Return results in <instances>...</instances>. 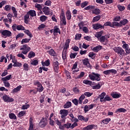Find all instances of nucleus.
<instances>
[{
    "label": "nucleus",
    "mask_w": 130,
    "mask_h": 130,
    "mask_svg": "<svg viewBox=\"0 0 130 130\" xmlns=\"http://www.w3.org/2000/svg\"><path fill=\"white\" fill-rule=\"evenodd\" d=\"M104 33V31L103 30L98 31L96 32L95 37L98 38L101 43H104V45H106V44H107V42L109 41L108 39L110 38V35L107 34L105 36H103Z\"/></svg>",
    "instance_id": "1"
},
{
    "label": "nucleus",
    "mask_w": 130,
    "mask_h": 130,
    "mask_svg": "<svg viewBox=\"0 0 130 130\" xmlns=\"http://www.w3.org/2000/svg\"><path fill=\"white\" fill-rule=\"evenodd\" d=\"M113 50L118 54V55H119V56H125V55H126V53H125L124 50L120 47H115Z\"/></svg>",
    "instance_id": "2"
},
{
    "label": "nucleus",
    "mask_w": 130,
    "mask_h": 130,
    "mask_svg": "<svg viewBox=\"0 0 130 130\" xmlns=\"http://www.w3.org/2000/svg\"><path fill=\"white\" fill-rule=\"evenodd\" d=\"M100 74L98 73H95L92 72L91 74H89L88 75V77L90 80L91 81H96V82H99V81H101V77Z\"/></svg>",
    "instance_id": "3"
},
{
    "label": "nucleus",
    "mask_w": 130,
    "mask_h": 130,
    "mask_svg": "<svg viewBox=\"0 0 130 130\" xmlns=\"http://www.w3.org/2000/svg\"><path fill=\"white\" fill-rule=\"evenodd\" d=\"M50 33H53L54 36H55L56 37V35H57V34L58 33V34H59V35H60V34H61V32L60 31V29L58 28V26L57 25H55L53 29H52L50 30ZM53 38V39H55L56 38L55 37Z\"/></svg>",
    "instance_id": "4"
},
{
    "label": "nucleus",
    "mask_w": 130,
    "mask_h": 130,
    "mask_svg": "<svg viewBox=\"0 0 130 130\" xmlns=\"http://www.w3.org/2000/svg\"><path fill=\"white\" fill-rule=\"evenodd\" d=\"M0 33L5 38L7 37H11L12 36V32L9 30H0Z\"/></svg>",
    "instance_id": "5"
},
{
    "label": "nucleus",
    "mask_w": 130,
    "mask_h": 130,
    "mask_svg": "<svg viewBox=\"0 0 130 130\" xmlns=\"http://www.w3.org/2000/svg\"><path fill=\"white\" fill-rule=\"evenodd\" d=\"M48 124V122H47V120H46L45 118L42 117L39 123V126L42 128H43V127H45Z\"/></svg>",
    "instance_id": "6"
},
{
    "label": "nucleus",
    "mask_w": 130,
    "mask_h": 130,
    "mask_svg": "<svg viewBox=\"0 0 130 130\" xmlns=\"http://www.w3.org/2000/svg\"><path fill=\"white\" fill-rule=\"evenodd\" d=\"M2 99L4 102H7L8 103L14 102V99L13 98L10 97L9 95L7 94L3 95Z\"/></svg>",
    "instance_id": "7"
},
{
    "label": "nucleus",
    "mask_w": 130,
    "mask_h": 130,
    "mask_svg": "<svg viewBox=\"0 0 130 130\" xmlns=\"http://www.w3.org/2000/svg\"><path fill=\"white\" fill-rule=\"evenodd\" d=\"M60 114L61 115V118L62 119H66V117H67V116H68V114H69V111L66 109L60 110Z\"/></svg>",
    "instance_id": "8"
},
{
    "label": "nucleus",
    "mask_w": 130,
    "mask_h": 130,
    "mask_svg": "<svg viewBox=\"0 0 130 130\" xmlns=\"http://www.w3.org/2000/svg\"><path fill=\"white\" fill-rule=\"evenodd\" d=\"M52 67L54 69L55 73L58 74V70H59V63L58 61H53L52 63Z\"/></svg>",
    "instance_id": "9"
},
{
    "label": "nucleus",
    "mask_w": 130,
    "mask_h": 130,
    "mask_svg": "<svg viewBox=\"0 0 130 130\" xmlns=\"http://www.w3.org/2000/svg\"><path fill=\"white\" fill-rule=\"evenodd\" d=\"M60 19L64 25H67V21L66 20V15H64V12H63V10L61 9V14L60 15Z\"/></svg>",
    "instance_id": "10"
},
{
    "label": "nucleus",
    "mask_w": 130,
    "mask_h": 130,
    "mask_svg": "<svg viewBox=\"0 0 130 130\" xmlns=\"http://www.w3.org/2000/svg\"><path fill=\"white\" fill-rule=\"evenodd\" d=\"M92 28L94 30H99V29H104V25L100 23H96L92 24Z\"/></svg>",
    "instance_id": "11"
},
{
    "label": "nucleus",
    "mask_w": 130,
    "mask_h": 130,
    "mask_svg": "<svg viewBox=\"0 0 130 130\" xmlns=\"http://www.w3.org/2000/svg\"><path fill=\"white\" fill-rule=\"evenodd\" d=\"M27 13L28 14V15L30 16V20H32V18H34V17H36V11H35L34 10H29L27 12Z\"/></svg>",
    "instance_id": "12"
},
{
    "label": "nucleus",
    "mask_w": 130,
    "mask_h": 130,
    "mask_svg": "<svg viewBox=\"0 0 130 130\" xmlns=\"http://www.w3.org/2000/svg\"><path fill=\"white\" fill-rule=\"evenodd\" d=\"M42 11L45 15H46V16H48V15H50V8H49V7L45 6L42 9Z\"/></svg>",
    "instance_id": "13"
},
{
    "label": "nucleus",
    "mask_w": 130,
    "mask_h": 130,
    "mask_svg": "<svg viewBox=\"0 0 130 130\" xmlns=\"http://www.w3.org/2000/svg\"><path fill=\"white\" fill-rule=\"evenodd\" d=\"M106 96V92H103L101 94L99 95L98 98L95 100V101H97V99H100V102H104V98Z\"/></svg>",
    "instance_id": "14"
},
{
    "label": "nucleus",
    "mask_w": 130,
    "mask_h": 130,
    "mask_svg": "<svg viewBox=\"0 0 130 130\" xmlns=\"http://www.w3.org/2000/svg\"><path fill=\"white\" fill-rule=\"evenodd\" d=\"M95 127H97V125L95 124H90L83 127L82 130H92L93 128H95Z\"/></svg>",
    "instance_id": "15"
},
{
    "label": "nucleus",
    "mask_w": 130,
    "mask_h": 130,
    "mask_svg": "<svg viewBox=\"0 0 130 130\" xmlns=\"http://www.w3.org/2000/svg\"><path fill=\"white\" fill-rule=\"evenodd\" d=\"M82 63L83 66H86L87 68H90V66H91L90 62H89V59L87 58L82 60Z\"/></svg>",
    "instance_id": "16"
},
{
    "label": "nucleus",
    "mask_w": 130,
    "mask_h": 130,
    "mask_svg": "<svg viewBox=\"0 0 130 130\" xmlns=\"http://www.w3.org/2000/svg\"><path fill=\"white\" fill-rule=\"evenodd\" d=\"M47 52H48V53L51 55V56H57V53L53 49H50V50L47 51Z\"/></svg>",
    "instance_id": "17"
},
{
    "label": "nucleus",
    "mask_w": 130,
    "mask_h": 130,
    "mask_svg": "<svg viewBox=\"0 0 130 130\" xmlns=\"http://www.w3.org/2000/svg\"><path fill=\"white\" fill-rule=\"evenodd\" d=\"M111 96H112L114 99H118V98H120L121 94L119 93L113 92L111 93Z\"/></svg>",
    "instance_id": "18"
},
{
    "label": "nucleus",
    "mask_w": 130,
    "mask_h": 130,
    "mask_svg": "<svg viewBox=\"0 0 130 130\" xmlns=\"http://www.w3.org/2000/svg\"><path fill=\"white\" fill-rule=\"evenodd\" d=\"M30 16L26 13V14L24 16V22L25 24H28L30 21Z\"/></svg>",
    "instance_id": "19"
},
{
    "label": "nucleus",
    "mask_w": 130,
    "mask_h": 130,
    "mask_svg": "<svg viewBox=\"0 0 130 130\" xmlns=\"http://www.w3.org/2000/svg\"><path fill=\"white\" fill-rule=\"evenodd\" d=\"M29 126L28 130H33L34 128V124H33V118L32 117L29 118Z\"/></svg>",
    "instance_id": "20"
},
{
    "label": "nucleus",
    "mask_w": 130,
    "mask_h": 130,
    "mask_svg": "<svg viewBox=\"0 0 130 130\" xmlns=\"http://www.w3.org/2000/svg\"><path fill=\"white\" fill-rule=\"evenodd\" d=\"M70 39H68L66 41L65 45H64L63 50L67 51V50H68V49H69V48L70 47Z\"/></svg>",
    "instance_id": "21"
},
{
    "label": "nucleus",
    "mask_w": 130,
    "mask_h": 130,
    "mask_svg": "<svg viewBox=\"0 0 130 130\" xmlns=\"http://www.w3.org/2000/svg\"><path fill=\"white\" fill-rule=\"evenodd\" d=\"M42 6H44V5L37 3L35 5V8L37 9L38 11H40L42 13Z\"/></svg>",
    "instance_id": "22"
},
{
    "label": "nucleus",
    "mask_w": 130,
    "mask_h": 130,
    "mask_svg": "<svg viewBox=\"0 0 130 130\" xmlns=\"http://www.w3.org/2000/svg\"><path fill=\"white\" fill-rule=\"evenodd\" d=\"M41 63L43 67H49L50 65V60L48 59L47 60H45V62L42 61Z\"/></svg>",
    "instance_id": "23"
},
{
    "label": "nucleus",
    "mask_w": 130,
    "mask_h": 130,
    "mask_svg": "<svg viewBox=\"0 0 130 130\" xmlns=\"http://www.w3.org/2000/svg\"><path fill=\"white\" fill-rule=\"evenodd\" d=\"M118 28V27H121L120 25V23L117 21H113L112 23V28Z\"/></svg>",
    "instance_id": "24"
},
{
    "label": "nucleus",
    "mask_w": 130,
    "mask_h": 130,
    "mask_svg": "<svg viewBox=\"0 0 130 130\" xmlns=\"http://www.w3.org/2000/svg\"><path fill=\"white\" fill-rule=\"evenodd\" d=\"M24 32L26 35H27V36H29V38L30 39H32V37H33V35L31 34V31L29 30V29H25L24 30Z\"/></svg>",
    "instance_id": "25"
},
{
    "label": "nucleus",
    "mask_w": 130,
    "mask_h": 130,
    "mask_svg": "<svg viewBox=\"0 0 130 130\" xmlns=\"http://www.w3.org/2000/svg\"><path fill=\"white\" fill-rule=\"evenodd\" d=\"M78 118L79 120H81V121H85V122H87L89 120V118H85L83 116H82L81 115L78 116Z\"/></svg>",
    "instance_id": "26"
},
{
    "label": "nucleus",
    "mask_w": 130,
    "mask_h": 130,
    "mask_svg": "<svg viewBox=\"0 0 130 130\" xmlns=\"http://www.w3.org/2000/svg\"><path fill=\"white\" fill-rule=\"evenodd\" d=\"M128 23V20L126 19H123V20L120 21V25L121 27H122V26H125V25H126Z\"/></svg>",
    "instance_id": "27"
},
{
    "label": "nucleus",
    "mask_w": 130,
    "mask_h": 130,
    "mask_svg": "<svg viewBox=\"0 0 130 130\" xmlns=\"http://www.w3.org/2000/svg\"><path fill=\"white\" fill-rule=\"evenodd\" d=\"M102 49V46L99 45L96 47H94L93 49L92 50L94 52H98V51H100V50H101Z\"/></svg>",
    "instance_id": "28"
},
{
    "label": "nucleus",
    "mask_w": 130,
    "mask_h": 130,
    "mask_svg": "<svg viewBox=\"0 0 130 130\" xmlns=\"http://www.w3.org/2000/svg\"><path fill=\"white\" fill-rule=\"evenodd\" d=\"M85 96H84V94H82L79 98L78 99V103L79 104H80L81 105H82V104H83V100H84V99H85Z\"/></svg>",
    "instance_id": "29"
},
{
    "label": "nucleus",
    "mask_w": 130,
    "mask_h": 130,
    "mask_svg": "<svg viewBox=\"0 0 130 130\" xmlns=\"http://www.w3.org/2000/svg\"><path fill=\"white\" fill-rule=\"evenodd\" d=\"M25 36V35L22 32L19 33L17 35H16L15 37L16 40H18V39H22L23 37Z\"/></svg>",
    "instance_id": "30"
},
{
    "label": "nucleus",
    "mask_w": 130,
    "mask_h": 130,
    "mask_svg": "<svg viewBox=\"0 0 130 130\" xmlns=\"http://www.w3.org/2000/svg\"><path fill=\"white\" fill-rule=\"evenodd\" d=\"M101 19V15H98L95 16L92 19V23H95V22H98L99 20Z\"/></svg>",
    "instance_id": "31"
},
{
    "label": "nucleus",
    "mask_w": 130,
    "mask_h": 130,
    "mask_svg": "<svg viewBox=\"0 0 130 130\" xmlns=\"http://www.w3.org/2000/svg\"><path fill=\"white\" fill-rule=\"evenodd\" d=\"M36 54L34 51H30L29 52L28 54V58H33V57H35L36 56Z\"/></svg>",
    "instance_id": "32"
},
{
    "label": "nucleus",
    "mask_w": 130,
    "mask_h": 130,
    "mask_svg": "<svg viewBox=\"0 0 130 130\" xmlns=\"http://www.w3.org/2000/svg\"><path fill=\"white\" fill-rule=\"evenodd\" d=\"M66 18L67 20H71L72 19V14H71V12L70 10H68L66 12Z\"/></svg>",
    "instance_id": "33"
},
{
    "label": "nucleus",
    "mask_w": 130,
    "mask_h": 130,
    "mask_svg": "<svg viewBox=\"0 0 130 130\" xmlns=\"http://www.w3.org/2000/svg\"><path fill=\"white\" fill-rule=\"evenodd\" d=\"M26 114V111H21L17 115L18 117L21 118Z\"/></svg>",
    "instance_id": "34"
},
{
    "label": "nucleus",
    "mask_w": 130,
    "mask_h": 130,
    "mask_svg": "<svg viewBox=\"0 0 130 130\" xmlns=\"http://www.w3.org/2000/svg\"><path fill=\"white\" fill-rule=\"evenodd\" d=\"M117 112H126V109L123 108H118L116 110L115 113H117Z\"/></svg>",
    "instance_id": "35"
},
{
    "label": "nucleus",
    "mask_w": 130,
    "mask_h": 130,
    "mask_svg": "<svg viewBox=\"0 0 130 130\" xmlns=\"http://www.w3.org/2000/svg\"><path fill=\"white\" fill-rule=\"evenodd\" d=\"M102 86V84L99 83L96 85L92 86V89H93V90H99V89L101 88Z\"/></svg>",
    "instance_id": "36"
},
{
    "label": "nucleus",
    "mask_w": 130,
    "mask_h": 130,
    "mask_svg": "<svg viewBox=\"0 0 130 130\" xmlns=\"http://www.w3.org/2000/svg\"><path fill=\"white\" fill-rule=\"evenodd\" d=\"M30 40L31 39L29 38L28 39H23L21 41V44H24V43H29Z\"/></svg>",
    "instance_id": "37"
},
{
    "label": "nucleus",
    "mask_w": 130,
    "mask_h": 130,
    "mask_svg": "<svg viewBox=\"0 0 130 130\" xmlns=\"http://www.w3.org/2000/svg\"><path fill=\"white\" fill-rule=\"evenodd\" d=\"M21 88L22 86L21 85L17 86V87L13 89V93H17V92H20V90H21Z\"/></svg>",
    "instance_id": "38"
},
{
    "label": "nucleus",
    "mask_w": 130,
    "mask_h": 130,
    "mask_svg": "<svg viewBox=\"0 0 130 130\" xmlns=\"http://www.w3.org/2000/svg\"><path fill=\"white\" fill-rule=\"evenodd\" d=\"M12 11H13V13L14 15V17L15 18H17L18 17V13L17 12V10H16V8H15L14 6H12L11 7Z\"/></svg>",
    "instance_id": "39"
},
{
    "label": "nucleus",
    "mask_w": 130,
    "mask_h": 130,
    "mask_svg": "<svg viewBox=\"0 0 130 130\" xmlns=\"http://www.w3.org/2000/svg\"><path fill=\"white\" fill-rule=\"evenodd\" d=\"M111 121V119H110V118H107L103 120L102 122L103 123H104V124H108V123H109V122Z\"/></svg>",
    "instance_id": "40"
},
{
    "label": "nucleus",
    "mask_w": 130,
    "mask_h": 130,
    "mask_svg": "<svg viewBox=\"0 0 130 130\" xmlns=\"http://www.w3.org/2000/svg\"><path fill=\"white\" fill-rule=\"evenodd\" d=\"M70 107H72V102H68L66 104L63 105V108H70Z\"/></svg>",
    "instance_id": "41"
},
{
    "label": "nucleus",
    "mask_w": 130,
    "mask_h": 130,
    "mask_svg": "<svg viewBox=\"0 0 130 130\" xmlns=\"http://www.w3.org/2000/svg\"><path fill=\"white\" fill-rule=\"evenodd\" d=\"M38 63H39V60L38 59H33L32 61L30 63V64L32 66H38Z\"/></svg>",
    "instance_id": "42"
},
{
    "label": "nucleus",
    "mask_w": 130,
    "mask_h": 130,
    "mask_svg": "<svg viewBox=\"0 0 130 130\" xmlns=\"http://www.w3.org/2000/svg\"><path fill=\"white\" fill-rule=\"evenodd\" d=\"M12 78V75H9L8 76H7L6 77L2 78V81H9V80H11Z\"/></svg>",
    "instance_id": "43"
},
{
    "label": "nucleus",
    "mask_w": 130,
    "mask_h": 130,
    "mask_svg": "<svg viewBox=\"0 0 130 130\" xmlns=\"http://www.w3.org/2000/svg\"><path fill=\"white\" fill-rule=\"evenodd\" d=\"M17 30H18V31H24L25 30V27H24L23 25H18L17 26Z\"/></svg>",
    "instance_id": "44"
},
{
    "label": "nucleus",
    "mask_w": 130,
    "mask_h": 130,
    "mask_svg": "<svg viewBox=\"0 0 130 130\" xmlns=\"http://www.w3.org/2000/svg\"><path fill=\"white\" fill-rule=\"evenodd\" d=\"M101 13V11L99 9H95L92 11V14H94L95 15H99Z\"/></svg>",
    "instance_id": "45"
},
{
    "label": "nucleus",
    "mask_w": 130,
    "mask_h": 130,
    "mask_svg": "<svg viewBox=\"0 0 130 130\" xmlns=\"http://www.w3.org/2000/svg\"><path fill=\"white\" fill-rule=\"evenodd\" d=\"M22 66H23V64H22V63H20V62H18V61H17L14 62V64L13 65V67L21 68Z\"/></svg>",
    "instance_id": "46"
},
{
    "label": "nucleus",
    "mask_w": 130,
    "mask_h": 130,
    "mask_svg": "<svg viewBox=\"0 0 130 130\" xmlns=\"http://www.w3.org/2000/svg\"><path fill=\"white\" fill-rule=\"evenodd\" d=\"M9 116L10 119H14V120L17 119V116H16V115H15V114L13 113L9 114Z\"/></svg>",
    "instance_id": "47"
},
{
    "label": "nucleus",
    "mask_w": 130,
    "mask_h": 130,
    "mask_svg": "<svg viewBox=\"0 0 130 130\" xmlns=\"http://www.w3.org/2000/svg\"><path fill=\"white\" fill-rule=\"evenodd\" d=\"M120 20H121V17L120 16H116L113 19V21L115 22H119L121 21Z\"/></svg>",
    "instance_id": "48"
},
{
    "label": "nucleus",
    "mask_w": 130,
    "mask_h": 130,
    "mask_svg": "<svg viewBox=\"0 0 130 130\" xmlns=\"http://www.w3.org/2000/svg\"><path fill=\"white\" fill-rule=\"evenodd\" d=\"M111 100H112V98H111L108 95H106L104 99V102H106V101H111Z\"/></svg>",
    "instance_id": "49"
},
{
    "label": "nucleus",
    "mask_w": 130,
    "mask_h": 130,
    "mask_svg": "<svg viewBox=\"0 0 130 130\" xmlns=\"http://www.w3.org/2000/svg\"><path fill=\"white\" fill-rule=\"evenodd\" d=\"M62 58L63 60H66V59H67V50L62 51Z\"/></svg>",
    "instance_id": "50"
},
{
    "label": "nucleus",
    "mask_w": 130,
    "mask_h": 130,
    "mask_svg": "<svg viewBox=\"0 0 130 130\" xmlns=\"http://www.w3.org/2000/svg\"><path fill=\"white\" fill-rule=\"evenodd\" d=\"M95 9V6L89 5L84 8L85 11H88L89 10H94Z\"/></svg>",
    "instance_id": "51"
},
{
    "label": "nucleus",
    "mask_w": 130,
    "mask_h": 130,
    "mask_svg": "<svg viewBox=\"0 0 130 130\" xmlns=\"http://www.w3.org/2000/svg\"><path fill=\"white\" fill-rule=\"evenodd\" d=\"M23 71H25L26 72H28L29 71V65H28V63H25L23 65Z\"/></svg>",
    "instance_id": "52"
},
{
    "label": "nucleus",
    "mask_w": 130,
    "mask_h": 130,
    "mask_svg": "<svg viewBox=\"0 0 130 130\" xmlns=\"http://www.w3.org/2000/svg\"><path fill=\"white\" fill-rule=\"evenodd\" d=\"M78 55V53L75 52V53H71L70 54V57L71 59H73V58H75L76 56Z\"/></svg>",
    "instance_id": "53"
},
{
    "label": "nucleus",
    "mask_w": 130,
    "mask_h": 130,
    "mask_svg": "<svg viewBox=\"0 0 130 130\" xmlns=\"http://www.w3.org/2000/svg\"><path fill=\"white\" fill-rule=\"evenodd\" d=\"M4 9L6 12H10L11 11V6L10 5H6L4 7Z\"/></svg>",
    "instance_id": "54"
},
{
    "label": "nucleus",
    "mask_w": 130,
    "mask_h": 130,
    "mask_svg": "<svg viewBox=\"0 0 130 130\" xmlns=\"http://www.w3.org/2000/svg\"><path fill=\"white\" fill-rule=\"evenodd\" d=\"M117 8L120 12H122L125 10V7L124 6H121L120 5H118L117 6Z\"/></svg>",
    "instance_id": "55"
},
{
    "label": "nucleus",
    "mask_w": 130,
    "mask_h": 130,
    "mask_svg": "<svg viewBox=\"0 0 130 130\" xmlns=\"http://www.w3.org/2000/svg\"><path fill=\"white\" fill-rule=\"evenodd\" d=\"M40 20L41 21V22H45L46 20H47V16L45 15H43L42 16H40Z\"/></svg>",
    "instance_id": "56"
},
{
    "label": "nucleus",
    "mask_w": 130,
    "mask_h": 130,
    "mask_svg": "<svg viewBox=\"0 0 130 130\" xmlns=\"http://www.w3.org/2000/svg\"><path fill=\"white\" fill-rule=\"evenodd\" d=\"M83 83L85 85H92V81L85 79L83 81Z\"/></svg>",
    "instance_id": "57"
},
{
    "label": "nucleus",
    "mask_w": 130,
    "mask_h": 130,
    "mask_svg": "<svg viewBox=\"0 0 130 130\" xmlns=\"http://www.w3.org/2000/svg\"><path fill=\"white\" fill-rule=\"evenodd\" d=\"M46 27V25L44 24H41L40 25H39V27H38V30L39 31H41V30H43L44 28Z\"/></svg>",
    "instance_id": "58"
},
{
    "label": "nucleus",
    "mask_w": 130,
    "mask_h": 130,
    "mask_svg": "<svg viewBox=\"0 0 130 130\" xmlns=\"http://www.w3.org/2000/svg\"><path fill=\"white\" fill-rule=\"evenodd\" d=\"M30 107V105L26 104V105H23L21 107L22 110H26V109H28Z\"/></svg>",
    "instance_id": "59"
},
{
    "label": "nucleus",
    "mask_w": 130,
    "mask_h": 130,
    "mask_svg": "<svg viewBox=\"0 0 130 130\" xmlns=\"http://www.w3.org/2000/svg\"><path fill=\"white\" fill-rule=\"evenodd\" d=\"M95 55H96V54L94 52H89L88 54L89 57H91V59H94L95 58V56L94 57Z\"/></svg>",
    "instance_id": "60"
},
{
    "label": "nucleus",
    "mask_w": 130,
    "mask_h": 130,
    "mask_svg": "<svg viewBox=\"0 0 130 130\" xmlns=\"http://www.w3.org/2000/svg\"><path fill=\"white\" fill-rule=\"evenodd\" d=\"M72 101L74 105H75L76 106H78V105H79V100H78V99H74L72 100Z\"/></svg>",
    "instance_id": "61"
},
{
    "label": "nucleus",
    "mask_w": 130,
    "mask_h": 130,
    "mask_svg": "<svg viewBox=\"0 0 130 130\" xmlns=\"http://www.w3.org/2000/svg\"><path fill=\"white\" fill-rule=\"evenodd\" d=\"M81 37H82V34H77L75 35V40H80V39H81Z\"/></svg>",
    "instance_id": "62"
},
{
    "label": "nucleus",
    "mask_w": 130,
    "mask_h": 130,
    "mask_svg": "<svg viewBox=\"0 0 130 130\" xmlns=\"http://www.w3.org/2000/svg\"><path fill=\"white\" fill-rule=\"evenodd\" d=\"M83 95L86 97H91V96L93 95V93L90 92H85L84 93Z\"/></svg>",
    "instance_id": "63"
},
{
    "label": "nucleus",
    "mask_w": 130,
    "mask_h": 130,
    "mask_svg": "<svg viewBox=\"0 0 130 130\" xmlns=\"http://www.w3.org/2000/svg\"><path fill=\"white\" fill-rule=\"evenodd\" d=\"M44 5L50 7V6H51V1L50 0H47L45 3Z\"/></svg>",
    "instance_id": "64"
}]
</instances>
